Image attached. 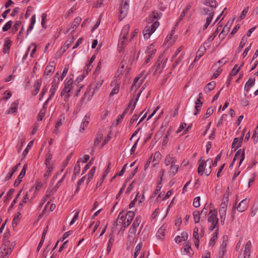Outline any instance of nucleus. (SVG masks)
I'll return each mask as SVG.
<instances>
[{
    "label": "nucleus",
    "instance_id": "obj_1",
    "mask_svg": "<svg viewBox=\"0 0 258 258\" xmlns=\"http://www.w3.org/2000/svg\"><path fill=\"white\" fill-rule=\"evenodd\" d=\"M79 83L78 79L74 82L72 80V78L68 80L60 93L61 96H64V101L65 102L68 101L69 97L74 91L76 92V96H78L81 88L83 86V85L79 84Z\"/></svg>",
    "mask_w": 258,
    "mask_h": 258
},
{
    "label": "nucleus",
    "instance_id": "obj_2",
    "mask_svg": "<svg viewBox=\"0 0 258 258\" xmlns=\"http://www.w3.org/2000/svg\"><path fill=\"white\" fill-rule=\"evenodd\" d=\"M199 163L198 174L200 175H209L212 171V159H208L206 161H205L201 159L199 161Z\"/></svg>",
    "mask_w": 258,
    "mask_h": 258
},
{
    "label": "nucleus",
    "instance_id": "obj_3",
    "mask_svg": "<svg viewBox=\"0 0 258 258\" xmlns=\"http://www.w3.org/2000/svg\"><path fill=\"white\" fill-rule=\"evenodd\" d=\"M15 245L16 242L15 241L11 243L8 239L5 237L0 248V256L2 258H8V255L11 253Z\"/></svg>",
    "mask_w": 258,
    "mask_h": 258
},
{
    "label": "nucleus",
    "instance_id": "obj_4",
    "mask_svg": "<svg viewBox=\"0 0 258 258\" xmlns=\"http://www.w3.org/2000/svg\"><path fill=\"white\" fill-rule=\"evenodd\" d=\"M176 158L168 155L165 158V163L166 166H170L169 174L173 176L177 172V165Z\"/></svg>",
    "mask_w": 258,
    "mask_h": 258
},
{
    "label": "nucleus",
    "instance_id": "obj_5",
    "mask_svg": "<svg viewBox=\"0 0 258 258\" xmlns=\"http://www.w3.org/2000/svg\"><path fill=\"white\" fill-rule=\"evenodd\" d=\"M147 73L146 72H142L138 77H136L134 80L133 84L131 88V91L134 94L137 90L140 87L146 78Z\"/></svg>",
    "mask_w": 258,
    "mask_h": 258
},
{
    "label": "nucleus",
    "instance_id": "obj_6",
    "mask_svg": "<svg viewBox=\"0 0 258 258\" xmlns=\"http://www.w3.org/2000/svg\"><path fill=\"white\" fill-rule=\"evenodd\" d=\"M159 26V22L158 21H155L151 26H146L143 31L144 38L148 39Z\"/></svg>",
    "mask_w": 258,
    "mask_h": 258
},
{
    "label": "nucleus",
    "instance_id": "obj_7",
    "mask_svg": "<svg viewBox=\"0 0 258 258\" xmlns=\"http://www.w3.org/2000/svg\"><path fill=\"white\" fill-rule=\"evenodd\" d=\"M146 87V84H144L141 89L140 90V92L137 94V96L135 99V100H134V99H132L128 104V106H127V107L125 109V110H124V111L123 112V113H122V114H124V115H125L126 114V113L127 112V111H128L131 106L132 105V103H133V107H132V108L131 109V113H132L133 111L134 110V109H135V107H136V104H137V102L139 99V98L140 97V96L141 95V93L142 92V91H143V90L145 89Z\"/></svg>",
    "mask_w": 258,
    "mask_h": 258
},
{
    "label": "nucleus",
    "instance_id": "obj_8",
    "mask_svg": "<svg viewBox=\"0 0 258 258\" xmlns=\"http://www.w3.org/2000/svg\"><path fill=\"white\" fill-rule=\"evenodd\" d=\"M228 202V200L226 198L225 200L221 203L219 211L220 221L223 224H224L226 218Z\"/></svg>",
    "mask_w": 258,
    "mask_h": 258
},
{
    "label": "nucleus",
    "instance_id": "obj_9",
    "mask_svg": "<svg viewBox=\"0 0 258 258\" xmlns=\"http://www.w3.org/2000/svg\"><path fill=\"white\" fill-rule=\"evenodd\" d=\"M130 0H121L119 9V13L120 16H126L129 8Z\"/></svg>",
    "mask_w": 258,
    "mask_h": 258
},
{
    "label": "nucleus",
    "instance_id": "obj_10",
    "mask_svg": "<svg viewBox=\"0 0 258 258\" xmlns=\"http://www.w3.org/2000/svg\"><path fill=\"white\" fill-rule=\"evenodd\" d=\"M208 221L209 223H211L210 229L211 230H214L216 228L218 222V219L217 217V213L215 211H211L210 212Z\"/></svg>",
    "mask_w": 258,
    "mask_h": 258
},
{
    "label": "nucleus",
    "instance_id": "obj_11",
    "mask_svg": "<svg viewBox=\"0 0 258 258\" xmlns=\"http://www.w3.org/2000/svg\"><path fill=\"white\" fill-rule=\"evenodd\" d=\"M245 155L244 152L242 150H239L235 154L232 163L230 166H232L236 161H238L239 166L241 165L242 162L244 160Z\"/></svg>",
    "mask_w": 258,
    "mask_h": 258
},
{
    "label": "nucleus",
    "instance_id": "obj_12",
    "mask_svg": "<svg viewBox=\"0 0 258 258\" xmlns=\"http://www.w3.org/2000/svg\"><path fill=\"white\" fill-rule=\"evenodd\" d=\"M135 215V213L133 211H129L126 214L125 216H124L125 219L124 221V225L121 227L120 230L124 231L125 227L131 224Z\"/></svg>",
    "mask_w": 258,
    "mask_h": 258
},
{
    "label": "nucleus",
    "instance_id": "obj_13",
    "mask_svg": "<svg viewBox=\"0 0 258 258\" xmlns=\"http://www.w3.org/2000/svg\"><path fill=\"white\" fill-rule=\"evenodd\" d=\"M251 242L250 240L247 241L243 250V253H241L238 258H249L250 254Z\"/></svg>",
    "mask_w": 258,
    "mask_h": 258
},
{
    "label": "nucleus",
    "instance_id": "obj_14",
    "mask_svg": "<svg viewBox=\"0 0 258 258\" xmlns=\"http://www.w3.org/2000/svg\"><path fill=\"white\" fill-rule=\"evenodd\" d=\"M233 20L234 19H233L232 21H228L223 28L222 31L219 34V37L222 40H223L225 38V37L229 32L230 28L233 23Z\"/></svg>",
    "mask_w": 258,
    "mask_h": 258
},
{
    "label": "nucleus",
    "instance_id": "obj_15",
    "mask_svg": "<svg viewBox=\"0 0 258 258\" xmlns=\"http://www.w3.org/2000/svg\"><path fill=\"white\" fill-rule=\"evenodd\" d=\"M55 67V62L54 61H50L46 67L44 75L46 76H50L54 72Z\"/></svg>",
    "mask_w": 258,
    "mask_h": 258
},
{
    "label": "nucleus",
    "instance_id": "obj_16",
    "mask_svg": "<svg viewBox=\"0 0 258 258\" xmlns=\"http://www.w3.org/2000/svg\"><path fill=\"white\" fill-rule=\"evenodd\" d=\"M249 202V200L246 198L242 200L236 207L238 211L239 212H242L246 210L248 208Z\"/></svg>",
    "mask_w": 258,
    "mask_h": 258
},
{
    "label": "nucleus",
    "instance_id": "obj_17",
    "mask_svg": "<svg viewBox=\"0 0 258 258\" xmlns=\"http://www.w3.org/2000/svg\"><path fill=\"white\" fill-rule=\"evenodd\" d=\"M175 33V28H174L171 31L169 35H168L166 38V40L164 43L165 45H167L168 47L171 46L175 42V37L173 39L172 37Z\"/></svg>",
    "mask_w": 258,
    "mask_h": 258
},
{
    "label": "nucleus",
    "instance_id": "obj_18",
    "mask_svg": "<svg viewBox=\"0 0 258 258\" xmlns=\"http://www.w3.org/2000/svg\"><path fill=\"white\" fill-rule=\"evenodd\" d=\"M204 232L203 227L198 228V227H195L193 232L194 239H199L200 237H202L204 235Z\"/></svg>",
    "mask_w": 258,
    "mask_h": 258
},
{
    "label": "nucleus",
    "instance_id": "obj_19",
    "mask_svg": "<svg viewBox=\"0 0 258 258\" xmlns=\"http://www.w3.org/2000/svg\"><path fill=\"white\" fill-rule=\"evenodd\" d=\"M181 252L182 254L188 255L191 256L193 253L192 252L190 244L188 243H186L181 248Z\"/></svg>",
    "mask_w": 258,
    "mask_h": 258
},
{
    "label": "nucleus",
    "instance_id": "obj_20",
    "mask_svg": "<svg viewBox=\"0 0 258 258\" xmlns=\"http://www.w3.org/2000/svg\"><path fill=\"white\" fill-rule=\"evenodd\" d=\"M95 93L94 90L91 88L90 86L87 88L85 94L84 95V97L83 98V99H87L88 101H89L91 99L92 96Z\"/></svg>",
    "mask_w": 258,
    "mask_h": 258
},
{
    "label": "nucleus",
    "instance_id": "obj_21",
    "mask_svg": "<svg viewBox=\"0 0 258 258\" xmlns=\"http://www.w3.org/2000/svg\"><path fill=\"white\" fill-rule=\"evenodd\" d=\"M104 81L103 79H99L98 80L95 81L93 83H92L89 86L92 88L94 91L98 90L102 86Z\"/></svg>",
    "mask_w": 258,
    "mask_h": 258
},
{
    "label": "nucleus",
    "instance_id": "obj_22",
    "mask_svg": "<svg viewBox=\"0 0 258 258\" xmlns=\"http://www.w3.org/2000/svg\"><path fill=\"white\" fill-rule=\"evenodd\" d=\"M227 243L225 241L223 240L222 242L220 249L219 250L218 256L219 258H222L224 256V253L226 251Z\"/></svg>",
    "mask_w": 258,
    "mask_h": 258
},
{
    "label": "nucleus",
    "instance_id": "obj_23",
    "mask_svg": "<svg viewBox=\"0 0 258 258\" xmlns=\"http://www.w3.org/2000/svg\"><path fill=\"white\" fill-rule=\"evenodd\" d=\"M244 132H243L240 139L238 138H236L234 139V141L232 144V147L233 148H238L241 146V143L242 142V140L243 139Z\"/></svg>",
    "mask_w": 258,
    "mask_h": 258
},
{
    "label": "nucleus",
    "instance_id": "obj_24",
    "mask_svg": "<svg viewBox=\"0 0 258 258\" xmlns=\"http://www.w3.org/2000/svg\"><path fill=\"white\" fill-rule=\"evenodd\" d=\"M255 79L254 78H250L246 83L244 86V90L247 93L249 91L251 87L253 86L255 83Z\"/></svg>",
    "mask_w": 258,
    "mask_h": 258
},
{
    "label": "nucleus",
    "instance_id": "obj_25",
    "mask_svg": "<svg viewBox=\"0 0 258 258\" xmlns=\"http://www.w3.org/2000/svg\"><path fill=\"white\" fill-rule=\"evenodd\" d=\"M41 85V80H38L36 81V82L35 83L34 86H33V90L32 91V94L33 95H36L38 94V93L39 91Z\"/></svg>",
    "mask_w": 258,
    "mask_h": 258
},
{
    "label": "nucleus",
    "instance_id": "obj_26",
    "mask_svg": "<svg viewBox=\"0 0 258 258\" xmlns=\"http://www.w3.org/2000/svg\"><path fill=\"white\" fill-rule=\"evenodd\" d=\"M113 84H114L115 86L112 89L110 94V96L117 94L119 91V83H117V80H114L113 82H112L111 85L112 86Z\"/></svg>",
    "mask_w": 258,
    "mask_h": 258
},
{
    "label": "nucleus",
    "instance_id": "obj_27",
    "mask_svg": "<svg viewBox=\"0 0 258 258\" xmlns=\"http://www.w3.org/2000/svg\"><path fill=\"white\" fill-rule=\"evenodd\" d=\"M206 47L204 46H201L197 52L196 56L195 58V61H198L201 57L203 55L204 53L206 52Z\"/></svg>",
    "mask_w": 258,
    "mask_h": 258
},
{
    "label": "nucleus",
    "instance_id": "obj_28",
    "mask_svg": "<svg viewBox=\"0 0 258 258\" xmlns=\"http://www.w3.org/2000/svg\"><path fill=\"white\" fill-rule=\"evenodd\" d=\"M89 116L87 115H85L83 122H82L81 124V127L80 129V132L82 133L85 131V127L88 125L89 121Z\"/></svg>",
    "mask_w": 258,
    "mask_h": 258
},
{
    "label": "nucleus",
    "instance_id": "obj_29",
    "mask_svg": "<svg viewBox=\"0 0 258 258\" xmlns=\"http://www.w3.org/2000/svg\"><path fill=\"white\" fill-rule=\"evenodd\" d=\"M18 104H19V102L18 100L14 102L12 104L11 107L8 110L7 113L10 114V113H13L16 112L17 110Z\"/></svg>",
    "mask_w": 258,
    "mask_h": 258
},
{
    "label": "nucleus",
    "instance_id": "obj_30",
    "mask_svg": "<svg viewBox=\"0 0 258 258\" xmlns=\"http://www.w3.org/2000/svg\"><path fill=\"white\" fill-rule=\"evenodd\" d=\"M57 87V85L55 84V83H53L52 85L51 86V89L50 90V92H49L50 95H49V98L45 101V104H47L49 100H50L53 97V96L55 92Z\"/></svg>",
    "mask_w": 258,
    "mask_h": 258
},
{
    "label": "nucleus",
    "instance_id": "obj_31",
    "mask_svg": "<svg viewBox=\"0 0 258 258\" xmlns=\"http://www.w3.org/2000/svg\"><path fill=\"white\" fill-rule=\"evenodd\" d=\"M130 25H125L123 28L122 29L121 33H120V37H122L123 39H126V36L128 34L129 30H130Z\"/></svg>",
    "mask_w": 258,
    "mask_h": 258
},
{
    "label": "nucleus",
    "instance_id": "obj_32",
    "mask_svg": "<svg viewBox=\"0 0 258 258\" xmlns=\"http://www.w3.org/2000/svg\"><path fill=\"white\" fill-rule=\"evenodd\" d=\"M46 171L45 172L43 177L44 179V182L46 183L47 179L51 174V172L53 169V166H46Z\"/></svg>",
    "mask_w": 258,
    "mask_h": 258
},
{
    "label": "nucleus",
    "instance_id": "obj_33",
    "mask_svg": "<svg viewBox=\"0 0 258 258\" xmlns=\"http://www.w3.org/2000/svg\"><path fill=\"white\" fill-rule=\"evenodd\" d=\"M166 229V227L164 225H162L158 230L156 236L160 239L163 238L164 236V232Z\"/></svg>",
    "mask_w": 258,
    "mask_h": 258
},
{
    "label": "nucleus",
    "instance_id": "obj_34",
    "mask_svg": "<svg viewBox=\"0 0 258 258\" xmlns=\"http://www.w3.org/2000/svg\"><path fill=\"white\" fill-rule=\"evenodd\" d=\"M47 104H44L42 109H41L38 115L37 119L39 121L42 120L46 113Z\"/></svg>",
    "mask_w": 258,
    "mask_h": 258
},
{
    "label": "nucleus",
    "instance_id": "obj_35",
    "mask_svg": "<svg viewBox=\"0 0 258 258\" xmlns=\"http://www.w3.org/2000/svg\"><path fill=\"white\" fill-rule=\"evenodd\" d=\"M216 86V82L212 81L209 83L204 88V91L206 93H208L214 89Z\"/></svg>",
    "mask_w": 258,
    "mask_h": 258
},
{
    "label": "nucleus",
    "instance_id": "obj_36",
    "mask_svg": "<svg viewBox=\"0 0 258 258\" xmlns=\"http://www.w3.org/2000/svg\"><path fill=\"white\" fill-rule=\"evenodd\" d=\"M12 44V41L10 39H7L4 44L3 48V52L4 53H7L9 52L11 45Z\"/></svg>",
    "mask_w": 258,
    "mask_h": 258
},
{
    "label": "nucleus",
    "instance_id": "obj_37",
    "mask_svg": "<svg viewBox=\"0 0 258 258\" xmlns=\"http://www.w3.org/2000/svg\"><path fill=\"white\" fill-rule=\"evenodd\" d=\"M124 216L122 212H120L118 216L117 219L116 221V225H118L119 224H120L121 225V227L123 226L124 225V221L125 220Z\"/></svg>",
    "mask_w": 258,
    "mask_h": 258
},
{
    "label": "nucleus",
    "instance_id": "obj_38",
    "mask_svg": "<svg viewBox=\"0 0 258 258\" xmlns=\"http://www.w3.org/2000/svg\"><path fill=\"white\" fill-rule=\"evenodd\" d=\"M52 158V156L50 153H48L46 154L45 160V164L46 165V166H53V164L51 163Z\"/></svg>",
    "mask_w": 258,
    "mask_h": 258
},
{
    "label": "nucleus",
    "instance_id": "obj_39",
    "mask_svg": "<svg viewBox=\"0 0 258 258\" xmlns=\"http://www.w3.org/2000/svg\"><path fill=\"white\" fill-rule=\"evenodd\" d=\"M81 159L79 160L76 165H75V168H74V175H73V177L74 178H76V176L79 174L80 172V169H81V166H80V160Z\"/></svg>",
    "mask_w": 258,
    "mask_h": 258
},
{
    "label": "nucleus",
    "instance_id": "obj_40",
    "mask_svg": "<svg viewBox=\"0 0 258 258\" xmlns=\"http://www.w3.org/2000/svg\"><path fill=\"white\" fill-rule=\"evenodd\" d=\"M47 229H48V227H46L43 232L41 239L40 240V242L38 245L37 248V251H39L40 250L41 247L42 246V245L43 244V243L44 239H45V235L47 232Z\"/></svg>",
    "mask_w": 258,
    "mask_h": 258
},
{
    "label": "nucleus",
    "instance_id": "obj_41",
    "mask_svg": "<svg viewBox=\"0 0 258 258\" xmlns=\"http://www.w3.org/2000/svg\"><path fill=\"white\" fill-rule=\"evenodd\" d=\"M185 123H182L178 127V133L181 132L184 128H186L183 132V134H186L188 131L191 128L190 125H188L187 127Z\"/></svg>",
    "mask_w": 258,
    "mask_h": 258
},
{
    "label": "nucleus",
    "instance_id": "obj_42",
    "mask_svg": "<svg viewBox=\"0 0 258 258\" xmlns=\"http://www.w3.org/2000/svg\"><path fill=\"white\" fill-rule=\"evenodd\" d=\"M109 239L108 243V246L107 247V254H108L111 251V247L112 246L113 241H114V237L112 234H110L109 236Z\"/></svg>",
    "mask_w": 258,
    "mask_h": 258
},
{
    "label": "nucleus",
    "instance_id": "obj_43",
    "mask_svg": "<svg viewBox=\"0 0 258 258\" xmlns=\"http://www.w3.org/2000/svg\"><path fill=\"white\" fill-rule=\"evenodd\" d=\"M217 234L218 232L216 231L209 241V245L210 246L213 247L215 245L218 238Z\"/></svg>",
    "mask_w": 258,
    "mask_h": 258
},
{
    "label": "nucleus",
    "instance_id": "obj_44",
    "mask_svg": "<svg viewBox=\"0 0 258 258\" xmlns=\"http://www.w3.org/2000/svg\"><path fill=\"white\" fill-rule=\"evenodd\" d=\"M103 135L100 132H98L97 134L96 138L94 141V146L97 147L101 142Z\"/></svg>",
    "mask_w": 258,
    "mask_h": 258
},
{
    "label": "nucleus",
    "instance_id": "obj_45",
    "mask_svg": "<svg viewBox=\"0 0 258 258\" xmlns=\"http://www.w3.org/2000/svg\"><path fill=\"white\" fill-rule=\"evenodd\" d=\"M142 247V243H139L135 248L134 258H136L141 252V248Z\"/></svg>",
    "mask_w": 258,
    "mask_h": 258
},
{
    "label": "nucleus",
    "instance_id": "obj_46",
    "mask_svg": "<svg viewBox=\"0 0 258 258\" xmlns=\"http://www.w3.org/2000/svg\"><path fill=\"white\" fill-rule=\"evenodd\" d=\"M141 222V217L140 216L136 217V218L131 227L137 230V227H139Z\"/></svg>",
    "mask_w": 258,
    "mask_h": 258
},
{
    "label": "nucleus",
    "instance_id": "obj_47",
    "mask_svg": "<svg viewBox=\"0 0 258 258\" xmlns=\"http://www.w3.org/2000/svg\"><path fill=\"white\" fill-rule=\"evenodd\" d=\"M96 169V166H93L91 170L90 171L89 174H88V177L87 178V183H88L91 181L92 178H93V177L94 175V173L95 172Z\"/></svg>",
    "mask_w": 258,
    "mask_h": 258
},
{
    "label": "nucleus",
    "instance_id": "obj_48",
    "mask_svg": "<svg viewBox=\"0 0 258 258\" xmlns=\"http://www.w3.org/2000/svg\"><path fill=\"white\" fill-rule=\"evenodd\" d=\"M205 4L210 7L209 8H213L215 7L217 5V3L215 0H206Z\"/></svg>",
    "mask_w": 258,
    "mask_h": 258
},
{
    "label": "nucleus",
    "instance_id": "obj_49",
    "mask_svg": "<svg viewBox=\"0 0 258 258\" xmlns=\"http://www.w3.org/2000/svg\"><path fill=\"white\" fill-rule=\"evenodd\" d=\"M21 211H18L16 215L15 216L13 220V225H17L20 219Z\"/></svg>",
    "mask_w": 258,
    "mask_h": 258
},
{
    "label": "nucleus",
    "instance_id": "obj_50",
    "mask_svg": "<svg viewBox=\"0 0 258 258\" xmlns=\"http://www.w3.org/2000/svg\"><path fill=\"white\" fill-rule=\"evenodd\" d=\"M27 200H28V194L26 193L25 197H24L22 201L19 204L18 211H21L22 209L24 204L26 203Z\"/></svg>",
    "mask_w": 258,
    "mask_h": 258
},
{
    "label": "nucleus",
    "instance_id": "obj_51",
    "mask_svg": "<svg viewBox=\"0 0 258 258\" xmlns=\"http://www.w3.org/2000/svg\"><path fill=\"white\" fill-rule=\"evenodd\" d=\"M127 238L130 244L133 243L136 239V234L128 233Z\"/></svg>",
    "mask_w": 258,
    "mask_h": 258
},
{
    "label": "nucleus",
    "instance_id": "obj_52",
    "mask_svg": "<svg viewBox=\"0 0 258 258\" xmlns=\"http://www.w3.org/2000/svg\"><path fill=\"white\" fill-rule=\"evenodd\" d=\"M188 237V232L187 231L182 232L180 236L178 235V238H180V241H185L187 239Z\"/></svg>",
    "mask_w": 258,
    "mask_h": 258
},
{
    "label": "nucleus",
    "instance_id": "obj_53",
    "mask_svg": "<svg viewBox=\"0 0 258 258\" xmlns=\"http://www.w3.org/2000/svg\"><path fill=\"white\" fill-rule=\"evenodd\" d=\"M58 186H57V184H56L53 188L51 190H47L46 191V197H50L52 195L54 194V193L56 191V190L57 189V188H58Z\"/></svg>",
    "mask_w": 258,
    "mask_h": 258
},
{
    "label": "nucleus",
    "instance_id": "obj_54",
    "mask_svg": "<svg viewBox=\"0 0 258 258\" xmlns=\"http://www.w3.org/2000/svg\"><path fill=\"white\" fill-rule=\"evenodd\" d=\"M126 39H123L122 38H121L119 41V51H121L122 50L123 46L126 44V41L125 40Z\"/></svg>",
    "mask_w": 258,
    "mask_h": 258
},
{
    "label": "nucleus",
    "instance_id": "obj_55",
    "mask_svg": "<svg viewBox=\"0 0 258 258\" xmlns=\"http://www.w3.org/2000/svg\"><path fill=\"white\" fill-rule=\"evenodd\" d=\"M82 19L81 17H76V18L74 19V22L72 24V28L73 29L76 28L81 22Z\"/></svg>",
    "mask_w": 258,
    "mask_h": 258
},
{
    "label": "nucleus",
    "instance_id": "obj_56",
    "mask_svg": "<svg viewBox=\"0 0 258 258\" xmlns=\"http://www.w3.org/2000/svg\"><path fill=\"white\" fill-rule=\"evenodd\" d=\"M195 222L198 223L200 220V214L199 211H195L193 213Z\"/></svg>",
    "mask_w": 258,
    "mask_h": 258
},
{
    "label": "nucleus",
    "instance_id": "obj_57",
    "mask_svg": "<svg viewBox=\"0 0 258 258\" xmlns=\"http://www.w3.org/2000/svg\"><path fill=\"white\" fill-rule=\"evenodd\" d=\"M205 15H207L208 16H213L214 12L213 8H205L204 9Z\"/></svg>",
    "mask_w": 258,
    "mask_h": 258
},
{
    "label": "nucleus",
    "instance_id": "obj_58",
    "mask_svg": "<svg viewBox=\"0 0 258 258\" xmlns=\"http://www.w3.org/2000/svg\"><path fill=\"white\" fill-rule=\"evenodd\" d=\"M239 69H240V67H238L237 65H235L234 66V67L233 68V69L231 71L230 75L233 76H236L238 74V73L239 71Z\"/></svg>",
    "mask_w": 258,
    "mask_h": 258
},
{
    "label": "nucleus",
    "instance_id": "obj_59",
    "mask_svg": "<svg viewBox=\"0 0 258 258\" xmlns=\"http://www.w3.org/2000/svg\"><path fill=\"white\" fill-rule=\"evenodd\" d=\"M193 206L195 208H198L200 206V197H197L194 199Z\"/></svg>",
    "mask_w": 258,
    "mask_h": 258
},
{
    "label": "nucleus",
    "instance_id": "obj_60",
    "mask_svg": "<svg viewBox=\"0 0 258 258\" xmlns=\"http://www.w3.org/2000/svg\"><path fill=\"white\" fill-rule=\"evenodd\" d=\"M31 48H32L31 52L30 53L31 57H33L34 54L35 53L36 50V45L35 43L31 44L29 47L28 50Z\"/></svg>",
    "mask_w": 258,
    "mask_h": 258
},
{
    "label": "nucleus",
    "instance_id": "obj_61",
    "mask_svg": "<svg viewBox=\"0 0 258 258\" xmlns=\"http://www.w3.org/2000/svg\"><path fill=\"white\" fill-rule=\"evenodd\" d=\"M252 139L254 144H256L258 141V129H255L252 136Z\"/></svg>",
    "mask_w": 258,
    "mask_h": 258
},
{
    "label": "nucleus",
    "instance_id": "obj_62",
    "mask_svg": "<svg viewBox=\"0 0 258 258\" xmlns=\"http://www.w3.org/2000/svg\"><path fill=\"white\" fill-rule=\"evenodd\" d=\"M35 23V17H32V18L31 19V23L27 29V34L32 30Z\"/></svg>",
    "mask_w": 258,
    "mask_h": 258
},
{
    "label": "nucleus",
    "instance_id": "obj_63",
    "mask_svg": "<svg viewBox=\"0 0 258 258\" xmlns=\"http://www.w3.org/2000/svg\"><path fill=\"white\" fill-rule=\"evenodd\" d=\"M213 109L211 108H209L206 111V113L204 115L203 119H206L208 118L213 113Z\"/></svg>",
    "mask_w": 258,
    "mask_h": 258
},
{
    "label": "nucleus",
    "instance_id": "obj_64",
    "mask_svg": "<svg viewBox=\"0 0 258 258\" xmlns=\"http://www.w3.org/2000/svg\"><path fill=\"white\" fill-rule=\"evenodd\" d=\"M258 210V207L255 206H253L251 208L250 211V215L252 217H254L257 213Z\"/></svg>",
    "mask_w": 258,
    "mask_h": 258
}]
</instances>
